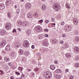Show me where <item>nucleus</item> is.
Here are the masks:
<instances>
[{"mask_svg": "<svg viewBox=\"0 0 79 79\" xmlns=\"http://www.w3.org/2000/svg\"><path fill=\"white\" fill-rule=\"evenodd\" d=\"M44 76L46 79H50L52 77V73L49 71L45 72L44 73Z\"/></svg>", "mask_w": 79, "mask_h": 79, "instance_id": "nucleus-1", "label": "nucleus"}, {"mask_svg": "<svg viewBox=\"0 0 79 79\" xmlns=\"http://www.w3.org/2000/svg\"><path fill=\"white\" fill-rule=\"evenodd\" d=\"M53 7L55 11H59V10H60V5L58 3H55L53 5Z\"/></svg>", "mask_w": 79, "mask_h": 79, "instance_id": "nucleus-2", "label": "nucleus"}, {"mask_svg": "<svg viewBox=\"0 0 79 79\" xmlns=\"http://www.w3.org/2000/svg\"><path fill=\"white\" fill-rule=\"evenodd\" d=\"M23 45L24 47L28 48L29 47V43L28 42V41L26 40L24 41L23 43Z\"/></svg>", "mask_w": 79, "mask_h": 79, "instance_id": "nucleus-3", "label": "nucleus"}, {"mask_svg": "<svg viewBox=\"0 0 79 79\" xmlns=\"http://www.w3.org/2000/svg\"><path fill=\"white\" fill-rule=\"evenodd\" d=\"M11 27V25L10 23H7L5 25V28L6 29H10Z\"/></svg>", "mask_w": 79, "mask_h": 79, "instance_id": "nucleus-4", "label": "nucleus"}, {"mask_svg": "<svg viewBox=\"0 0 79 79\" xmlns=\"http://www.w3.org/2000/svg\"><path fill=\"white\" fill-rule=\"evenodd\" d=\"M35 30L37 32L42 31V27L40 26H38L35 27Z\"/></svg>", "mask_w": 79, "mask_h": 79, "instance_id": "nucleus-5", "label": "nucleus"}, {"mask_svg": "<svg viewBox=\"0 0 79 79\" xmlns=\"http://www.w3.org/2000/svg\"><path fill=\"white\" fill-rule=\"evenodd\" d=\"M48 43L47 41V40L46 39L44 40L43 45L45 47H48Z\"/></svg>", "mask_w": 79, "mask_h": 79, "instance_id": "nucleus-6", "label": "nucleus"}, {"mask_svg": "<svg viewBox=\"0 0 79 79\" xmlns=\"http://www.w3.org/2000/svg\"><path fill=\"white\" fill-rule=\"evenodd\" d=\"M31 6V5L29 3H27L25 4V7L27 9H29Z\"/></svg>", "mask_w": 79, "mask_h": 79, "instance_id": "nucleus-7", "label": "nucleus"}, {"mask_svg": "<svg viewBox=\"0 0 79 79\" xmlns=\"http://www.w3.org/2000/svg\"><path fill=\"white\" fill-rule=\"evenodd\" d=\"M5 6L4 5V4L3 3H1L0 4V10H3L5 8Z\"/></svg>", "mask_w": 79, "mask_h": 79, "instance_id": "nucleus-8", "label": "nucleus"}, {"mask_svg": "<svg viewBox=\"0 0 79 79\" xmlns=\"http://www.w3.org/2000/svg\"><path fill=\"white\" fill-rule=\"evenodd\" d=\"M6 34V31L5 30H2L0 31V35H5Z\"/></svg>", "mask_w": 79, "mask_h": 79, "instance_id": "nucleus-9", "label": "nucleus"}, {"mask_svg": "<svg viewBox=\"0 0 79 79\" xmlns=\"http://www.w3.org/2000/svg\"><path fill=\"white\" fill-rule=\"evenodd\" d=\"M27 17L28 18H32L33 17V15L32 13H28L27 14Z\"/></svg>", "mask_w": 79, "mask_h": 79, "instance_id": "nucleus-10", "label": "nucleus"}, {"mask_svg": "<svg viewBox=\"0 0 79 79\" xmlns=\"http://www.w3.org/2000/svg\"><path fill=\"white\" fill-rule=\"evenodd\" d=\"M5 41L3 40L2 42L0 43V45L1 47H4L5 45Z\"/></svg>", "mask_w": 79, "mask_h": 79, "instance_id": "nucleus-11", "label": "nucleus"}, {"mask_svg": "<svg viewBox=\"0 0 79 79\" xmlns=\"http://www.w3.org/2000/svg\"><path fill=\"white\" fill-rule=\"evenodd\" d=\"M71 29H72V28L71 26L68 25L67 26L65 29L66 31H69L71 30Z\"/></svg>", "mask_w": 79, "mask_h": 79, "instance_id": "nucleus-12", "label": "nucleus"}, {"mask_svg": "<svg viewBox=\"0 0 79 79\" xmlns=\"http://www.w3.org/2000/svg\"><path fill=\"white\" fill-rule=\"evenodd\" d=\"M73 21L74 24L76 25L78 23V20H77V18H75L73 19Z\"/></svg>", "mask_w": 79, "mask_h": 79, "instance_id": "nucleus-13", "label": "nucleus"}, {"mask_svg": "<svg viewBox=\"0 0 79 79\" xmlns=\"http://www.w3.org/2000/svg\"><path fill=\"white\" fill-rule=\"evenodd\" d=\"M15 47H16L17 48H19V47H20L21 44L20 43H16L15 44H14Z\"/></svg>", "mask_w": 79, "mask_h": 79, "instance_id": "nucleus-14", "label": "nucleus"}, {"mask_svg": "<svg viewBox=\"0 0 79 79\" xmlns=\"http://www.w3.org/2000/svg\"><path fill=\"white\" fill-rule=\"evenodd\" d=\"M65 56L66 57L69 58L71 57V54L70 53H67L65 54Z\"/></svg>", "mask_w": 79, "mask_h": 79, "instance_id": "nucleus-15", "label": "nucleus"}, {"mask_svg": "<svg viewBox=\"0 0 79 79\" xmlns=\"http://www.w3.org/2000/svg\"><path fill=\"white\" fill-rule=\"evenodd\" d=\"M64 46L65 48H67L69 47V45L66 43H64Z\"/></svg>", "mask_w": 79, "mask_h": 79, "instance_id": "nucleus-16", "label": "nucleus"}, {"mask_svg": "<svg viewBox=\"0 0 79 79\" xmlns=\"http://www.w3.org/2000/svg\"><path fill=\"white\" fill-rule=\"evenodd\" d=\"M46 8H47L46 6L44 4L43 5L42 7V9L43 10H46Z\"/></svg>", "mask_w": 79, "mask_h": 79, "instance_id": "nucleus-17", "label": "nucleus"}, {"mask_svg": "<svg viewBox=\"0 0 79 79\" xmlns=\"http://www.w3.org/2000/svg\"><path fill=\"white\" fill-rule=\"evenodd\" d=\"M6 51H9L10 50V46L7 45L6 47Z\"/></svg>", "mask_w": 79, "mask_h": 79, "instance_id": "nucleus-18", "label": "nucleus"}, {"mask_svg": "<svg viewBox=\"0 0 79 79\" xmlns=\"http://www.w3.org/2000/svg\"><path fill=\"white\" fill-rule=\"evenodd\" d=\"M52 42L53 44H56L57 43V41L56 40V39H55L52 40Z\"/></svg>", "mask_w": 79, "mask_h": 79, "instance_id": "nucleus-19", "label": "nucleus"}, {"mask_svg": "<svg viewBox=\"0 0 79 79\" xmlns=\"http://www.w3.org/2000/svg\"><path fill=\"white\" fill-rule=\"evenodd\" d=\"M16 15L18 16H19V13H20V10H19V9H17L16 10Z\"/></svg>", "mask_w": 79, "mask_h": 79, "instance_id": "nucleus-20", "label": "nucleus"}, {"mask_svg": "<svg viewBox=\"0 0 79 79\" xmlns=\"http://www.w3.org/2000/svg\"><path fill=\"white\" fill-rule=\"evenodd\" d=\"M56 73H61V70L60 69H57L56 70Z\"/></svg>", "mask_w": 79, "mask_h": 79, "instance_id": "nucleus-21", "label": "nucleus"}, {"mask_svg": "<svg viewBox=\"0 0 79 79\" xmlns=\"http://www.w3.org/2000/svg\"><path fill=\"white\" fill-rule=\"evenodd\" d=\"M74 50L76 52H79V48L77 47H75L74 48Z\"/></svg>", "mask_w": 79, "mask_h": 79, "instance_id": "nucleus-22", "label": "nucleus"}, {"mask_svg": "<svg viewBox=\"0 0 79 79\" xmlns=\"http://www.w3.org/2000/svg\"><path fill=\"white\" fill-rule=\"evenodd\" d=\"M50 68L52 70H54L55 69V66L52 65L50 66Z\"/></svg>", "mask_w": 79, "mask_h": 79, "instance_id": "nucleus-23", "label": "nucleus"}, {"mask_svg": "<svg viewBox=\"0 0 79 79\" xmlns=\"http://www.w3.org/2000/svg\"><path fill=\"white\" fill-rule=\"evenodd\" d=\"M27 34L28 35H30L31 34V31L30 30H28L27 31Z\"/></svg>", "mask_w": 79, "mask_h": 79, "instance_id": "nucleus-24", "label": "nucleus"}, {"mask_svg": "<svg viewBox=\"0 0 79 79\" xmlns=\"http://www.w3.org/2000/svg\"><path fill=\"white\" fill-rule=\"evenodd\" d=\"M11 0H7L6 1V3L7 5H8L9 4H10L11 3Z\"/></svg>", "mask_w": 79, "mask_h": 79, "instance_id": "nucleus-25", "label": "nucleus"}, {"mask_svg": "<svg viewBox=\"0 0 79 79\" xmlns=\"http://www.w3.org/2000/svg\"><path fill=\"white\" fill-rule=\"evenodd\" d=\"M55 76L56 79H60L61 77V75H56Z\"/></svg>", "mask_w": 79, "mask_h": 79, "instance_id": "nucleus-26", "label": "nucleus"}, {"mask_svg": "<svg viewBox=\"0 0 79 79\" xmlns=\"http://www.w3.org/2000/svg\"><path fill=\"white\" fill-rule=\"evenodd\" d=\"M39 16V14H37V13H35L33 15V16L35 17V18H37Z\"/></svg>", "mask_w": 79, "mask_h": 79, "instance_id": "nucleus-27", "label": "nucleus"}, {"mask_svg": "<svg viewBox=\"0 0 79 79\" xmlns=\"http://www.w3.org/2000/svg\"><path fill=\"white\" fill-rule=\"evenodd\" d=\"M24 54L26 56H27L29 55V52L28 51H26L24 52Z\"/></svg>", "mask_w": 79, "mask_h": 79, "instance_id": "nucleus-28", "label": "nucleus"}, {"mask_svg": "<svg viewBox=\"0 0 79 79\" xmlns=\"http://www.w3.org/2000/svg\"><path fill=\"white\" fill-rule=\"evenodd\" d=\"M7 15H8V17H9V18H11V13L10 12H9L7 13Z\"/></svg>", "mask_w": 79, "mask_h": 79, "instance_id": "nucleus-29", "label": "nucleus"}, {"mask_svg": "<svg viewBox=\"0 0 79 79\" xmlns=\"http://www.w3.org/2000/svg\"><path fill=\"white\" fill-rule=\"evenodd\" d=\"M66 7L67 8L69 9L71 8V6H70V5H69V4H66Z\"/></svg>", "mask_w": 79, "mask_h": 79, "instance_id": "nucleus-30", "label": "nucleus"}, {"mask_svg": "<svg viewBox=\"0 0 79 79\" xmlns=\"http://www.w3.org/2000/svg\"><path fill=\"white\" fill-rule=\"evenodd\" d=\"M4 60H5V61L6 62L7 61H10V59H9V58H8L6 57H5L4 58Z\"/></svg>", "mask_w": 79, "mask_h": 79, "instance_id": "nucleus-31", "label": "nucleus"}, {"mask_svg": "<svg viewBox=\"0 0 79 79\" xmlns=\"http://www.w3.org/2000/svg\"><path fill=\"white\" fill-rule=\"evenodd\" d=\"M75 40L77 42H79V38L78 36H76L75 38Z\"/></svg>", "mask_w": 79, "mask_h": 79, "instance_id": "nucleus-32", "label": "nucleus"}, {"mask_svg": "<svg viewBox=\"0 0 79 79\" xmlns=\"http://www.w3.org/2000/svg\"><path fill=\"white\" fill-rule=\"evenodd\" d=\"M74 60H77V61H78L79 60V57L78 56H75L74 58Z\"/></svg>", "mask_w": 79, "mask_h": 79, "instance_id": "nucleus-33", "label": "nucleus"}, {"mask_svg": "<svg viewBox=\"0 0 79 79\" xmlns=\"http://www.w3.org/2000/svg\"><path fill=\"white\" fill-rule=\"evenodd\" d=\"M23 23L24 24L25 26H28V23L27 22H23Z\"/></svg>", "mask_w": 79, "mask_h": 79, "instance_id": "nucleus-34", "label": "nucleus"}, {"mask_svg": "<svg viewBox=\"0 0 79 79\" xmlns=\"http://www.w3.org/2000/svg\"><path fill=\"white\" fill-rule=\"evenodd\" d=\"M75 66L76 68H77V67H79V64H78V63L75 64Z\"/></svg>", "mask_w": 79, "mask_h": 79, "instance_id": "nucleus-35", "label": "nucleus"}, {"mask_svg": "<svg viewBox=\"0 0 79 79\" xmlns=\"http://www.w3.org/2000/svg\"><path fill=\"white\" fill-rule=\"evenodd\" d=\"M19 53L21 54H23V50L22 49H20L19 51Z\"/></svg>", "mask_w": 79, "mask_h": 79, "instance_id": "nucleus-36", "label": "nucleus"}, {"mask_svg": "<svg viewBox=\"0 0 79 79\" xmlns=\"http://www.w3.org/2000/svg\"><path fill=\"white\" fill-rule=\"evenodd\" d=\"M18 69L19 70H20V71H21L23 70V68H22L21 67H19Z\"/></svg>", "mask_w": 79, "mask_h": 79, "instance_id": "nucleus-37", "label": "nucleus"}, {"mask_svg": "<svg viewBox=\"0 0 79 79\" xmlns=\"http://www.w3.org/2000/svg\"><path fill=\"white\" fill-rule=\"evenodd\" d=\"M60 44H64V41H63V40H60Z\"/></svg>", "mask_w": 79, "mask_h": 79, "instance_id": "nucleus-38", "label": "nucleus"}, {"mask_svg": "<svg viewBox=\"0 0 79 79\" xmlns=\"http://www.w3.org/2000/svg\"><path fill=\"white\" fill-rule=\"evenodd\" d=\"M39 23H43V20L41 19L40 20L38 21Z\"/></svg>", "mask_w": 79, "mask_h": 79, "instance_id": "nucleus-39", "label": "nucleus"}, {"mask_svg": "<svg viewBox=\"0 0 79 79\" xmlns=\"http://www.w3.org/2000/svg\"><path fill=\"white\" fill-rule=\"evenodd\" d=\"M45 22L46 24H48V23L50 22V21H49V20H45Z\"/></svg>", "mask_w": 79, "mask_h": 79, "instance_id": "nucleus-40", "label": "nucleus"}, {"mask_svg": "<svg viewBox=\"0 0 79 79\" xmlns=\"http://www.w3.org/2000/svg\"><path fill=\"white\" fill-rule=\"evenodd\" d=\"M0 74L2 75V74H3L4 73L3 71H2V70H0Z\"/></svg>", "mask_w": 79, "mask_h": 79, "instance_id": "nucleus-41", "label": "nucleus"}, {"mask_svg": "<svg viewBox=\"0 0 79 79\" xmlns=\"http://www.w3.org/2000/svg\"><path fill=\"white\" fill-rule=\"evenodd\" d=\"M52 22H55V18H52Z\"/></svg>", "mask_w": 79, "mask_h": 79, "instance_id": "nucleus-42", "label": "nucleus"}, {"mask_svg": "<svg viewBox=\"0 0 79 79\" xmlns=\"http://www.w3.org/2000/svg\"><path fill=\"white\" fill-rule=\"evenodd\" d=\"M74 79V76H72L70 77L69 79Z\"/></svg>", "mask_w": 79, "mask_h": 79, "instance_id": "nucleus-43", "label": "nucleus"}, {"mask_svg": "<svg viewBox=\"0 0 79 79\" xmlns=\"http://www.w3.org/2000/svg\"><path fill=\"white\" fill-rule=\"evenodd\" d=\"M11 55L13 57H15V54H14V53H11Z\"/></svg>", "mask_w": 79, "mask_h": 79, "instance_id": "nucleus-44", "label": "nucleus"}, {"mask_svg": "<svg viewBox=\"0 0 79 79\" xmlns=\"http://www.w3.org/2000/svg\"><path fill=\"white\" fill-rule=\"evenodd\" d=\"M15 74H17L18 75H20V73L18 72H16Z\"/></svg>", "mask_w": 79, "mask_h": 79, "instance_id": "nucleus-45", "label": "nucleus"}, {"mask_svg": "<svg viewBox=\"0 0 79 79\" xmlns=\"http://www.w3.org/2000/svg\"><path fill=\"white\" fill-rule=\"evenodd\" d=\"M39 39H42V35H39Z\"/></svg>", "mask_w": 79, "mask_h": 79, "instance_id": "nucleus-46", "label": "nucleus"}, {"mask_svg": "<svg viewBox=\"0 0 79 79\" xmlns=\"http://www.w3.org/2000/svg\"><path fill=\"white\" fill-rule=\"evenodd\" d=\"M21 21H18L17 22V23L19 24V25H20V24H21Z\"/></svg>", "mask_w": 79, "mask_h": 79, "instance_id": "nucleus-47", "label": "nucleus"}, {"mask_svg": "<svg viewBox=\"0 0 79 79\" xmlns=\"http://www.w3.org/2000/svg\"><path fill=\"white\" fill-rule=\"evenodd\" d=\"M54 63L55 64H57V63H58V61L55 60L54 61Z\"/></svg>", "mask_w": 79, "mask_h": 79, "instance_id": "nucleus-48", "label": "nucleus"}, {"mask_svg": "<svg viewBox=\"0 0 79 79\" xmlns=\"http://www.w3.org/2000/svg\"><path fill=\"white\" fill-rule=\"evenodd\" d=\"M62 35L63 38L65 37H66V34H63Z\"/></svg>", "mask_w": 79, "mask_h": 79, "instance_id": "nucleus-49", "label": "nucleus"}, {"mask_svg": "<svg viewBox=\"0 0 79 79\" xmlns=\"http://www.w3.org/2000/svg\"><path fill=\"white\" fill-rule=\"evenodd\" d=\"M73 73L74 74H76V70H73Z\"/></svg>", "mask_w": 79, "mask_h": 79, "instance_id": "nucleus-50", "label": "nucleus"}, {"mask_svg": "<svg viewBox=\"0 0 79 79\" xmlns=\"http://www.w3.org/2000/svg\"><path fill=\"white\" fill-rule=\"evenodd\" d=\"M12 32H13V33H14V32H16V29H14L13 30Z\"/></svg>", "mask_w": 79, "mask_h": 79, "instance_id": "nucleus-51", "label": "nucleus"}, {"mask_svg": "<svg viewBox=\"0 0 79 79\" xmlns=\"http://www.w3.org/2000/svg\"><path fill=\"white\" fill-rule=\"evenodd\" d=\"M31 74H32V76H34V73H33V72H31Z\"/></svg>", "mask_w": 79, "mask_h": 79, "instance_id": "nucleus-52", "label": "nucleus"}, {"mask_svg": "<svg viewBox=\"0 0 79 79\" xmlns=\"http://www.w3.org/2000/svg\"><path fill=\"white\" fill-rule=\"evenodd\" d=\"M31 48H32V49H34V48H35V46H34V45H32Z\"/></svg>", "mask_w": 79, "mask_h": 79, "instance_id": "nucleus-53", "label": "nucleus"}, {"mask_svg": "<svg viewBox=\"0 0 79 79\" xmlns=\"http://www.w3.org/2000/svg\"><path fill=\"white\" fill-rule=\"evenodd\" d=\"M64 24V22H62L61 23V26H63Z\"/></svg>", "mask_w": 79, "mask_h": 79, "instance_id": "nucleus-54", "label": "nucleus"}, {"mask_svg": "<svg viewBox=\"0 0 79 79\" xmlns=\"http://www.w3.org/2000/svg\"><path fill=\"white\" fill-rule=\"evenodd\" d=\"M44 35L46 37H48V35L47 34H45Z\"/></svg>", "mask_w": 79, "mask_h": 79, "instance_id": "nucleus-55", "label": "nucleus"}, {"mask_svg": "<svg viewBox=\"0 0 79 79\" xmlns=\"http://www.w3.org/2000/svg\"><path fill=\"white\" fill-rule=\"evenodd\" d=\"M27 71H28V72H29L30 71H31V70L30 69H27Z\"/></svg>", "mask_w": 79, "mask_h": 79, "instance_id": "nucleus-56", "label": "nucleus"}, {"mask_svg": "<svg viewBox=\"0 0 79 79\" xmlns=\"http://www.w3.org/2000/svg\"><path fill=\"white\" fill-rule=\"evenodd\" d=\"M39 69L36 68L35 69V71H38V70H39Z\"/></svg>", "mask_w": 79, "mask_h": 79, "instance_id": "nucleus-57", "label": "nucleus"}, {"mask_svg": "<svg viewBox=\"0 0 79 79\" xmlns=\"http://www.w3.org/2000/svg\"><path fill=\"white\" fill-rule=\"evenodd\" d=\"M44 31H46L47 32H48V29H44Z\"/></svg>", "mask_w": 79, "mask_h": 79, "instance_id": "nucleus-58", "label": "nucleus"}, {"mask_svg": "<svg viewBox=\"0 0 79 79\" xmlns=\"http://www.w3.org/2000/svg\"><path fill=\"white\" fill-rule=\"evenodd\" d=\"M18 30L19 31H21V29L19 28H18Z\"/></svg>", "mask_w": 79, "mask_h": 79, "instance_id": "nucleus-59", "label": "nucleus"}, {"mask_svg": "<svg viewBox=\"0 0 79 79\" xmlns=\"http://www.w3.org/2000/svg\"><path fill=\"white\" fill-rule=\"evenodd\" d=\"M65 71V72H68L69 71V70H68V69H66Z\"/></svg>", "mask_w": 79, "mask_h": 79, "instance_id": "nucleus-60", "label": "nucleus"}, {"mask_svg": "<svg viewBox=\"0 0 79 79\" xmlns=\"http://www.w3.org/2000/svg\"><path fill=\"white\" fill-rule=\"evenodd\" d=\"M8 65H9L10 66H11V63L9 62L8 63Z\"/></svg>", "mask_w": 79, "mask_h": 79, "instance_id": "nucleus-61", "label": "nucleus"}, {"mask_svg": "<svg viewBox=\"0 0 79 79\" xmlns=\"http://www.w3.org/2000/svg\"><path fill=\"white\" fill-rule=\"evenodd\" d=\"M10 79H14V78L13 77L11 76L10 77Z\"/></svg>", "mask_w": 79, "mask_h": 79, "instance_id": "nucleus-62", "label": "nucleus"}, {"mask_svg": "<svg viewBox=\"0 0 79 79\" xmlns=\"http://www.w3.org/2000/svg\"><path fill=\"white\" fill-rule=\"evenodd\" d=\"M20 1L21 2H24V0H20Z\"/></svg>", "mask_w": 79, "mask_h": 79, "instance_id": "nucleus-63", "label": "nucleus"}, {"mask_svg": "<svg viewBox=\"0 0 79 79\" xmlns=\"http://www.w3.org/2000/svg\"><path fill=\"white\" fill-rule=\"evenodd\" d=\"M52 25H54V26H55V23H53Z\"/></svg>", "mask_w": 79, "mask_h": 79, "instance_id": "nucleus-64", "label": "nucleus"}]
</instances>
